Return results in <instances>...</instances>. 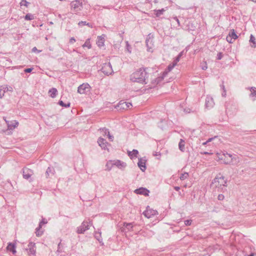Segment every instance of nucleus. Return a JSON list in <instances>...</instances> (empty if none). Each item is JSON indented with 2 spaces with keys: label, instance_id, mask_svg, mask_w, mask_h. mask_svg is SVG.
Masks as SVG:
<instances>
[{
  "label": "nucleus",
  "instance_id": "28",
  "mask_svg": "<svg viewBox=\"0 0 256 256\" xmlns=\"http://www.w3.org/2000/svg\"><path fill=\"white\" fill-rule=\"evenodd\" d=\"M114 166L113 160H109L107 162L106 166V170H110L112 166Z\"/></svg>",
  "mask_w": 256,
  "mask_h": 256
},
{
  "label": "nucleus",
  "instance_id": "33",
  "mask_svg": "<svg viewBox=\"0 0 256 256\" xmlns=\"http://www.w3.org/2000/svg\"><path fill=\"white\" fill-rule=\"evenodd\" d=\"M183 54V51L179 53V54L178 55V56L174 58V62H175L176 64L180 61V58L182 56Z\"/></svg>",
  "mask_w": 256,
  "mask_h": 256
},
{
  "label": "nucleus",
  "instance_id": "37",
  "mask_svg": "<svg viewBox=\"0 0 256 256\" xmlns=\"http://www.w3.org/2000/svg\"><path fill=\"white\" fill-rule=\"evenodd\" d=\"M40 228H39V226L36 228V234L37 236H40L43 234V232L40 230Z\"/></svg>",
  "mask_w": 256,
  "mask_h": 256
},
{
  "label": "nucleus",
  "instance_id": "35",
  "mask_svg": "<svg viewBox=\"0 0 256 256\" xmlns=\"http://www.w3.org/2000/svg\"><path fill=\"white\" fill-rule=\"evenodd\" d=\"M250 90L251 92L250 96L256 97V88L254 87H251L250 88Z\"/></svg>",
  "mask_w": 256,
  "mask_h": 256
},
{
  "label": "nucleus",
  "instance_id": "40",
  "mask_svg": "<svg viewBox=\"0 0 256 256\" xmlns=\"http://www.w3.org/2000/svg\"><path fill=\"white\" fill-rule=\"evenodd\" d=\"M48 222L47 220L45 218H42L41 222L39 223V228H42L43 224H46Z\"/></svg>",
  "mask_w": 256,
  "mask_h": 256
},
{
  "label": "nucleus",
  "instance_id": "18",
  "mask_svg": "<svg viewBox=\"0 0 256 256\" xmlns=\"http://www.w3.org/2000/svg\"><path fill=\"white\" fill-rule=\"evenodd\" d=\"M35 243L32 242H30L28 244V250H29L28 252H30V254L32 255H35L36 254V246H35Z\"/></svg>",
  "mask_w": 256,
  "mask_h": 256
},
{
  "label": "nucleus",
  "instance_id": "6",
  "mask_svg": "<svg viewBox=\"0 0 256 256\" xmlns=\"http://www.w3.org/2000/svg\"><path fill=\"white\" fill-rule=\"evenodd\" d=\"M143 214L148 218H150L152 216L158 214V212L156 210L150 209L149 206H148L146 210L143 212Z\"/></svg>",
  "mask_w": 256,
  "mask_h": 256
},
{
  "label": "nucleus",
  "instance_id": "7",
  "mask_svg": "<svg viewBox=\"0 0 256 256\" xmlns=\"http://www.w3.org/2000/svg\"><path fill=\"white\" fill-rule=\"evenodd\" d=\"M72 8L76 12L81 10L82 8V2L78 0L72 1L70 3Z\"/></svg>",
  "mask_w": 256,
  "mask_h": 256
},
{
  "label": "nucleus",
  "instance_id": "10",
  "mask_svg": "<svg viewBox=\"0 0 256 256\" xmlns=\"http://www.w3.org/2000/svg\"><path fill=\"white\" fill-rule=\"evenodd\" d=\"M89 229V225L87 222H84L82 225L78 228L77 232L78 234H84L86 230Z\"/></svg>",
  "mask_w": 256,
  "mask_h": 256
},
{
  "label": "nucleus",
  "instance_id": "20",
  "mask_svg": "<svg viewBox=\"0 0 256 256\" xmlns=\"http://www.w3.org/2000/svg\"><path fill=\"white\" fill-rule=\"evenodd\" d=\"M123 226H124V228H122L123 230H122V231H124L126 230H127L128 231L133 230H132L133 223H132V222H130V223L124 222Z\"/></svg>",
  "mask_w": 256,
  "mask_h": 256
},
{
  "label": "nucleus",
  "instance_id": "12",
  "mask_svg": "<svg viewBox=\"0 0 256 256\" xmlns=\"http://www.w3.org/2000/svg\"><path fill=\"white\" fill-rule=\"evenodd\" d=\"M214 105V99L210 96H207L206 98L205 106L207 108H212Z\"/></svg>",
  "mask_w": 256,
  "mask_h": 256
},
{
  "label": "nucleus",
  "instance_id": "34",
  "mask_svg": "<svg viewBox=\"0 0 256 256\" xmlns=\"http://www.w3.org/2000/svg\"><path fill=\"white\" fill-rule=\"evenodd\" d=\"M58 104H59L60 106H62V107H65V108H68V107H70V102H68V104H64V102H63V101H62V100H60V101L58 102Z\"/></svg>",
  "mask_w": 256,
  "mask_h": 256
},
{
  "label": "nucleus",
  "instance_id": "58",
  "mask_svg": "<svg viewBox=\"0 0 256 256\" xmlns=\"http://www.w3.org/2000/svg\"><path fill=\"white\" fill-rule=\"evenodd\" d=\"M2 89H4V92L8 90V87H2Z\"/></svg>",
  "mask_w": 256,
  "mask_h": 256
},
{
  "label": "nucleus",
  "instance_id": "47",
  "mask_svg": "<svg viewBox=\"0 0 256 256\" xmlns=\"http://www.w3.org/2000/svg\"><path fill=\"white\" fill-rule=\"evenodd\" d=\"M224 196L222 194H218V199L219 200H222L224 199Z\"/></svg>",
  "mask_w": 256,
  "mask_h": 256
},
{
  "label": "nucleus",
  "instance_id": "55",
  "mask_svg": "<svg viewBox=\"0 0 256 256\" xmlns=\"http://www.w3.org/2000/svg\"><path fill=\"white\" fill-rule=\"evenodd\" d=\"M36 51H38V52H40V50H38L36 47L33 48L32 49V52H35Z\"/></svg>",
  "mask_w": 256,
  "mask_h": 256
},
{
  "label": "nucleus",
  "instance_id": "31",
  "mask_svg": "<svg viewBox=\"0 0 256 256\" xmlns=\"http://www.w3.org/2000/svg\"><path fill=\"white\" fill-rule=\"evenodd\" d=\"M82 46L84 48L85 47H87L89 49L90 48H92V46L90 42V39L86 40L84 44Z\"/></svg>",
  "mask_w": 256,
  "mask_h": 256
},
{
  "label": "nucleus",
  "instance_id": "62",
  "mask_svg": "<svg viewBox=\"0 0 256 256\" xmlns=\"http://www.w3.org/2000/svg\"><path fill=\"white\" fill-rule=\"evenodd\" d=\"M86 26H90V25H91V24H90V23H86Z\"/></svg>",
  "mask_w": 256,
  "mask_h": 256
},
{
  "label": "nucleus",
  "instance_id": "15",
  "mask_svg": "<svg viewBox=\"0 0 256 256\" xmlns=\"http://www.w3.org/2000/svg\"><path fill=\"white\" fill-rule=\"evenodd\" d=\"M98 145L102 148V149H108L107 145L108 144L104 138H99L98 140Z\"/></svg>",
  "mask_w": 256,
  "mask_h": 256
},
{
  "label": "nucleus",
  "instance_id": "2",
  "mask_svg": "<svg viewBox=\"0 0 256 256\" xmlns=\"http://www.w3.org/2000/svg\"><path fill=\"white\" fill-rule=\"evenodd\" d=\"M227 180H225V178L220 174H218L216 177L213 180L212 184L215 185L216 187H220L221 186H226Z\"/></svg>",
  "mask_w": 256,
  "mask_h": 256
},
{
  "label": "nucleus",
  "instance_id": "8",
  "mask_svg": "<svg viewBox=\"0 0 256 256\" xmlns=\"http://www.w3.org/2000/svg\"><path fill=\"white\" fill-rule=\"evenodd\" d=\"M34 174V172L32 170L24 167L22 168V176L24 179L28 180Z\"/></svg>",
  "mask_w": 256,
  "mask_h": 256
},
{
  "label": "nucleus",
  "instance_id": "25",
  "mask_svg": "<svg viewBox=\"0 0 256 256\" xmlns=\"http://www.w3.org/2000/svg\"><path fill=\"white\" fill-rule=\"evenodd\" d=\"M164 11L165 10L164 8L154 10V14L156 17H159L160 16L162 15Z\"/></svg>",
  "mask_w": 256,
  "mask_h": 256
},
{
  "label": "nucleus",
  "instance_id": "26",
  "mask_svg": "<svg viewBox=\"0 0 256 256\" xmlns=\"http://www.w3.org/2000/svg\"><path fill=\"white\" fill-rule=\"evenodd\" d=\"M104 40L101 36L98 37L97 44L98 46H102L104 45Z\"/></svg>",
  "mask_w": 256,
  "mask_h": 256
},
{
  "label": "nucleus",
  "instance_id": "14",
  "mask_svg": "<svg viewBox=\"0 0 256 256\" xmlns=\"http://www.w3.org/2000/svg\"><path fill=\"white\" fill-rule=\"evenodd\" d=\"M146 160L145 159L143 158H138V165L140 170L143 172H144L146 170Z\"/></svg>",
  "mask_w": 256,
  "mask_h": 256
},
{
  "label": "nucleus",
  "instance_id": "52",
  "mask_svg": "<svg viewBox=\"0 0 256 256\" xmlns=\"http://www.w3.org/2000/svg\"><path fill=\"white\" fill-rule=\"evenodd\" d=\"M217 137H218L217 136H214V137H213V138H208V139L207 140V142H212V140H213L214 139V138H216Z\"/></svg>",
  "mask_w": 256,
  "mask_h": 256
},
{
  "label": "nucleus",
  "instance_id": "4",
  "mask_svg": "<svg viewBox=\"0 0 256 256\" xmlns=\"http://www.w3.org/2000/svg\"><path fill=\"white\" fill-rule=\"evenodd\" d=\"M219 158L223 160L224 163L226 164H230L232 163L234 158H232V155L229 154H224Z\"/></svg>",
  "mask_w": 256,
  "mask_h": 256
},
{
  "label": "nucleus",
  "instance_id": "64",
  "mask_svg": "<svg viewBox=\"0 0 256 256\" xmlns=\"http://www.w3.org/2000/svg\"><path fill=\"white\" fill-rule=\"evenodd\" d=\"M60 244H58V248H60Z\"/></svg>",
  "mask_w": 256,
  "mask_h": 256
},
{
  "label": "nucleus",
  "instance_id": "16",
  "mask_svg": "<svg viewBox=\"0 0 256 256\" xmlns=\"http://www.w3.org/2000/svg\"><path fill=\"white\" fill-rule=\"evenodd\" d=\"M176 65V64L174 62L172 64H169L166 70L162 73V78L165 77L166 74L170 72L172 68Z\"/></svg>",
  "mask_w": 256,
  "mask_h": 256
},
{
  "label": "nucleus",
  "instance_id": "5",
  "mask_svg": "<svg viewBox=\"0 0 256 256\" xmlns=\"http://www.w3.org/2000/svg\"><path fill=\"white\" fill-rule=\"evenodd\" d=\"M90 86L88 83L80 84L78 88V92L80 94H86L90 91Z\"/></svg>",
  "mask_w": 256,
  "mask_h": 256
},
{
  "label": "nucleus",
  "instance_id": "49",
  "mask_svg": "<svg viewBox=\"0 0 256 256\" xmlns=\"http://www.w3.org/2000/svg\"><path fill=\"white\" fill-rule=\"evenodd\" d=\"M86 21H80L78 22V25L80 26H85L86 25Z\"/></svg>",
  "mask_w": 256,
  "mask_h": 256
},
{
  "label": "nucleus",
  "instance_id": "17",
  "mask_svg": "<svg viewBox=\"0 0 256 256\" xmlns=\"http://www.w3.org/2000/svg\"><path fill=\"white\" fill-rule=\"evenodd\" d=\"M16 244L12 242H9L6 246V250L8 251L12 252V254H15L16 252Z\"/></svg>",
  "mask_w": 256,
  "mask_h": 256
},
{
  "label": "nucleus",
  "instance_id": "13",
  "mask_svg": "<svg viewBox=\"0 0 256 256\" xmlns=\"http://www.w3.org/2000/svg\"><path fill=\"white\" fill-rule=\"evenodd\" d=\"M114 166H116L118 168L124 170L126 166V162H122L120 160H113Z\"/></svg>",
  "mask_w": 256,
  "mask_h": 256
},
{
  "label": "nucleus",
  "instance_id": "53",
  "mask_svg": "<svg viewBox=\"0 0 256 256\" xmlns=\"http://www.w3.org/2000/svg\"><path fill=\"white\" fill-rule=\"evenodd\" d=\"M174 19L177 22L178 25L180 26V21H179L178 19V18L176 16H175L174 18Z\"/></svg>",
  "mask_w": 256,
  "mask_h": 256
},
{
  "label": "nucleus",
  "instance_id": "57",
  "mask_svg": "<svg viewBox=\"0 0 256 256\" xmlns=\"http://www.w3.org/2000/svg\"><path fill=\"white\" fill-rule=\"evenodd\" d=\"M120 106V108H122L123 109H126V106L124 104V105H120L118 106Z\"/></svg>",
  "mask_w": 256,
  "mask_h": 256
},
{
  "label": "nucleus",
  "instance_id": "42",
  "mask_svg": "<svg viewBox=\"0 0 256 256\" xmlns=\"http://www.w3.org/2000/svg\"><path fill=\"white\" fill-rule=\"evenodd\" d=\"M4 94V90L2 89V86L0 87V98H2Z\"/></svg>",
  "mask_w": 256,
  "mask_h": 256
},
{
  "label": "nucleus",
  "instance_id": "61",
  "mask_svg": "<svg viewBox=\"0 0 256 256\" xmlns=\"http://www.w3.org/2000/svg\"><path fill=\"white\" fill-rule=\"evenodd\" d=\"M208 143V142H207V140L204 142L202 143V145H206V144H207Z\"/></svg>",
  "mask_w": 256,
  "mask_h": 256
},
{
  "label": "nucleus",
  "instance_id": "22",
  "mask_svg": "<svg viewBox=\"0 0 256 256\" xmlns=\"http://www.w3.org/2000/svg\"><path fill=\"white\" fill-rule=\"evenodd\" d=\"M48 93L50 94V96L54 98H55L58 94V90L56 88H52L48 91Z\"/></svg>",
  "mask_w": 256,
  "mask_h": 256
},
{
  "label": "nucleus",
  "instance_id": "30",
  "mask_svg": "<svg viewBox=\"0 0 256 256\" xmlns=\"http://www.w3.org/2000/svg\"><path fill=\"white\" fill-rule=\"evenodd\" d=\"M228 35L230 36H231L234 40L238 38L234 30H230Z\"/></svg>",
  "mask_w": 256,
  "mask_h": 256
},
{
  "label": "nucleus",
  "instance_id": "9",
  "mask_svg": "<svg viewBox=\"0 0 256 256\" xmlns=\"http://www.w3.org/2000/svg\"><path fill=\"white\" fill-rule=\"evenodd\" d=\"M152 36H150V34H148V36H147V38H146V46H147V48H148V52H150L152 51V46H154V42H153V40H152Z\"/></svg>",
  "mask_w": 256,
  "mask_h": 256
},
{
  "label": "nucleus",
  "instance_id": "27",
  "mask_svg": "<svg viewBox=\"0 0 256 256\" xmlns=\"http://www.w3.org/2000/svg\"><path fill=\"white\" fill-rule=\"evenodd\" d=\"M94 238L100 243L102 239L101 238V232H96L94 234Z\"/></svg>",
  "mask_w": 256,
  "mask_h": 256
},
{
  "label": "nucleus",
  "instance_id": "51",
  "mask_svg": "<svg viewBox=\"0 0 256 256\" xmlns=\"http://www.w3.org/2000/svg\"><path fill=\"white\" fill-rule=\"evenodd\" d=\"M76 42V39L74 37L71 38L70 40V42L71 44H72V43L74 42Z\"/></svg>",
  "mask_w": 256,
  "mask_h": 256
},
{
  "label": "nucleus",
  "instance_id": "59",
  "mask_svg": "<svg viewBox=\"0 0 256 256\" xmlns=\"http://www.w3.org/2000/svg\"><path fill=\"white\" fill-rule=\"evenodd\" d=\"M180 189V188L179 186H175L174 187V190H176V191L179 190Z\"/></svg>",
  "mask_w": 256,
  "mask_h": 256
},
{
  "label": "nucleus",
  "instance_id": "36",
  "mask_svg": "<svg viewBox=\"0 0 256 256\" xmlns=\"http://www.w3.org/2000/svg\"><path fill=\"white\" fill-rule=\"evenodd\" d=\"M188 176V172H184V174H182L180 178L181 180H183L186 179Z\"/></svg>",
  "mask_w": 256,
  "mask_h": 256
},
{
  "label": "nucleus",
  "instance_id": "24",
  "mask_svg": "<svg viewBox=\"0 0 256 256\" xmlns=\"http://www.w3.org/2000/svg\"><path fill=\"white\" fill-rule=\"evenodd\" d=\"M185 142L184 141L182 140V139H180V142H179V144H178V147H179V149L182 152H184L185 150Z\"/></svg>",
  "mask_w": 256,
  "mask_h": 256
},
{
  "label": "nucleus",
  "instance_id": "1",
  "mask_svg": "<svg viewBox=\"0 0 256 256\" xmlns=\"http://www.w3.org/2000/svg\"><path fill=\"white\" fill-rule=\"evenodd\" d=\"M148 74L146 72V69L140 68L130 75V80L134 82L146 84L148 82Z\"/></svg>",
  "mask_w": 256,
  "mask_h": 256
},
{
  "label": "nucleus",
  "instance_id": "45",
  "mask_svg": "<svg viewBox=\"0 0 256 256\" xmlns=\"http://www.w3.org/2000/svg\"><path fill=\"white\" fill-rule=\"evenodd\" d=\"M222 56H223V54H222V52H218L217 54V57H216L217 60H221L222 58Z\"/></svg>",
  "mask_w": 256,
  "mask_h": 256
},
{
  "label": "nucleus",
  "instance_id": "29",
  "mask_svg": "<svg viewBox=\"0 0 256 256\" xmlns=\"http://www.w3.org/2000/svg\"><path fill=\"white\" fill-rule=\"evenodd\" d=\"M250 42L253 44V45L251 46L252 47L256 48V39L252 34L250 36Z\"/></svg>",
  "mask_w": 256,
  "mask_h": 256
},
{
  "label": "nucleus",
  "instance_id": "23",
  "mask_svg": "<svg viewBox=\"0 0 256 256\" xmlns=\"http://www.w3.org/2000/svg\"><path fill=\"white\" fill-rule=\"evenodd\" d=\"M138 154V152L136 150H133L132 152H128V156L132 158L133 157H137V155Z\"/></svg>",
  "mask_w": 256,
  "mask_h": 256
},
{
  "label": "nucleus",
  "instance_id": "21",
  "mask_svg": "<svg viewBox=\"0 0 256 256\" xmlns=\"http://www.w3.org/2000/svg\"><path fill=\"white\" fill-rule=\"evenodd\" d=\"M6 122L8 124V127L9 130H12L14 129L16 127L18 124V122L16 120L12 122V124H10L6 120Z\"/></svg>",
  "mask_w": 256,
  "mask_h": 256
},
{
  "label": "nucleus",
  "instance_id": "48",
  "mask_svg": "<svg viewBox=\"0 0 256 256\" xmlns=\"http://www.w3.org/2000/svg\"><path fill=\"white\" fill-rule=\"evenodd\" d=\"M33 68H27L24 69V72L26 73H30L31 72Z\"/></svg>",
  "mask_w": 256,
  "mask_h": 256
},
{
  "label": "nucleus",
  "instance_id": "3",
  "mask_svg": "<svg viewBox=\"0 0 256 256\" xmlns=\"http://www.w3.org/2000/svg\"><path fill=\"white\" fill-rule=\"evenodd\" d=\"M101 70L104 74L108 76L111 74L113 72L112 66L110 62L104 64L101 68Z\"/></svg>",
  "mask_w": 256,
  "mask_h": 256
},
{
  "label": "nucleus",
  "instance_id": "38",
  "mask_svg": "<svg viewBox=\"0 0 256 256\" xmlns=\"http://www.w3.org/2000/svg\"><path fill=\"white\" fill-rule=\"evenodd\" d=\"M200 67L202 70H206L208 68L206 61H204L200 64Z\"/></svg>",
  "mask_w": 256,
  "mask_h": 256
},
{
  "label": "nucleus",
  "instance_id": "60",
  "mask_svg": "<svg viewBox=\"0 0 256 256\" xmlns=\"http://www.w3.org/2000/svg\"><path fill=\"white\" fill-rule=\"evenodd\" d=\"M221 88H222L223 90H225L224 86V84H222L221 86Z\"/></svg>",
  "mask_w": 256,
  "mask_h": 256
},
{
  "label": "nucleus",
  "instance_id": "41",
  "mask_svg": "<svg viewBox=\"0 0 256 256\" xmlns=\"http://www.w3.org/2000/svg\"><path fill=\"white\" fill-rule=\"evenodd\" d=\"M100 130H102L104 133V136L106 135L107 134H108V132H110L108 129L106 128H100Z\"/></svg>",
  "mask_w": 256,
  "mask_h": 256
},
{
  "label": "nucleus",
  "instance_id": "50",
  "mask_svg": "<svg viewBox=\"0 0 256 256\" xmlns=\"http://www.w3.org/2000/svg\"><path fill=\"white\" fill-rule=\"evenodd\" d=\"M108 138L109 140H110V141H113V140H114V136H111L110 134V132H108Z\"/></svg>",
  "mask_w": 256,
  "mask_h": 256
},
{
  "label": "nucleus",
  "instance_id": "32",
  "mask_svg": "<svg viewBox=\"0 0 256 256\" xmlns=\"http://www.w3.org/2000/svg\"><path fill=\"white\" fill-rule=\"evenodd\" d=\"M34 16L30 13L27 14L25 16L24 19L27 20H32L34 19Z\"/></svg>",
  "mask_w": 256,
  "mask_h": 256
},
{
  "label": "nucleus",
  "instance_id": "56",
  "mask_svg": "<svg viewBox=\"0 0 256 256\" xmlns=\"http://www.w3.org/2000/svg\"><path fill=\"white\" fill-rule=\"evenodd\" d=\"M224 90V91H223V92L222 93V96H226V90Z\"/></svg>",
  "mask_w": 256,
  "mask_h": 256
},
{
  "label": "nucleus",
  "instance_id": "43",
  "mask_svg": "<svg viewBox=\"0 0 256 256\" xmlns=\"http://www.w3.org/2000/svg\"><path fill=\"white\" fill-rule=\"evenodd\" d=\"M192 222V220H188L184 221V224L186 226L191 225Z\"/></svg>",
  "mask_w": 256,
  "mask_h": 256
},
{
  "label": "nucleus",
  "instance_id": "44",
  "mask_svg": "<svg viewBox=\"0 0 256 256\" xmlns=\"http://www.w3.org/2000/svg\"><path fill=\"white\" fill-rule=\"evenodd\" d=\"M21 6L24 5L26 6H28V4H29V2H26V0H22V2L20 3Z\"/></svg>",
  "mask_w": 256,
  "mask_h": 256
},
{
  "label": "nucleus",
  "instance_id": "46",
  "mask_svg": "<svg viewBox=\"0 0 256 256\" xmlns=\"http://www.w3.org/2000/svg\"><path fill=\"white\" fill-rule=\"evenodd\" d=\"M226 40L229 43H232V40L233 39L231 36H226Z\"/></svg>",
  "mask_w": 256,
  "mask_h": 256
},
{
  "label": "nucleus",
  "instance_id": "63",
  "mask_svg": "<svg viewBox=\"0 0 256 256\" xmlns=\"http://www.w3.org/2000/svg\"><path fill=\"white\" fill-rule=\"evenodd\" d=\"M249 256H254V254H250Z\"/></svg>",
  "mask_w": 256,
  "mask_h": 256
},
{
  "label": "nucleus",
  "instance_id": "39",
  "mask_svg": "<svg viewBox=\"0 0 256 256\" xmlns=\"http://www.w3.org/2000/svg\"><path fill=\"white\" fill-rule=\"evenodd\" d=\"M124 104L126 106V109L130 108L131 106H132V104L130 102H123L122 103H121V102L120 103V105H124Z\"/></svg>",
  "mask_w": 256,
  "mask_h": 256
},
{
  "label": "nucleus",
  "instance_id": "19",
  "mask_svg": "<svg viewBox=\"0 0 256 256\" xmlns=\"http://www.w3.org/2000/svg\"><path fill=\"white\" fill-rule=\"evenodd\" d=\"M55 172L54 169L53 167H48L46 172V178L50 177L54 174Z\"/></svg>",
  "mask_w": 256,
  "mask_h": 256
},
{
  "label": "nucleus",
  "instance_id": "54",
  "mask_svg": "<svg viewBox=\"0 0 256 256\" xmlns=\"http://www.w3.org/2000/svg\"><path fill=\"white\" fill-rule=\"evenodd\" d=\"M202 154H212V153L211 152H201Z\"/></svg>",
  "mask_w": 256,
  "mask_h": 256
},
{
  "label": "nucleus",
  "instance_id": "11",
  "mask_svg": "<svg viewBox=\"0 0 256 256\" xmlns=\"http://www.w3.org/2000/svg\"><path fill=\"white\" fill-rule=\"evenodd\" d=\"M134 192L136 194L148 196L150 190L145 188H140L134 190Z\"/></svg>",
  "mask_w": 256,
  "mask_h": 256
}]
</instances>
